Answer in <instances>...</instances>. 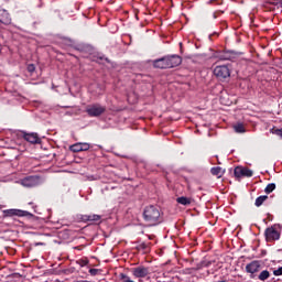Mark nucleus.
<instances>
[{
  "instance_id": "1",
  "label": "nucleus",
  "mask_w": 282,
  "mask_h": 282,
  "mask_svg": "<svg viewBox=\"0 0 282 282\" xmlns=\"http://www.w3.org/2000/svg\"><path fill=\"white\" fill-rule=\"evenodd\" d=\"M143 219L148 226H158V224H162L160 209L153 205L147 206L143 210Z\"/></svg>"
},
{
  "instance_id": "2",
  "label": "nucleus",
  "mask_w": 282,
  "mask_h": 282,
  "mask_svg": "<svg viewBox=\"0 0 282 282\" xmlns=\"http://www.w3.org/2000/svg\"><path fill=\"white\" fill-rule=\"evenodd\" d=\"M20 184L21 186H24V188H34L43 184V178H41L39 175H30L21 178Z\"/></svg>"
},
{
  "instance_id": "3",
  "label": "nucleus",
  "mask_w": 282,
  "mask_h": 282,
  "mask_svg": "<svg viewBox=\"0 0 282 282\" xmlns=\"http://www.w3.org/2000/svg\"><path fill=\"white\" fill-rule=\"evenodd\" d=\"M105 111H107V107L100 104H93L86 107V113H88L89 118H100Z\"/></svg>"
},
{
  "instance_id": "4",
  "label": "nucleus",
  "mask_w": 282,
  "mask_h": 282,
  "mask_svg": "<svg viewBox=\"0 0 282 282\" xmlns=\"http://www.w3.org/2000/svg\"><path fill=\"white\" fill-rule=\"evenodd\" d=\"M264 238L267 243H272L281 239V231L276 229V225H273L264 230Z\"/></svg>"
},
{
  "instance_id": "5",
  "label": "nucleus",
  "mask_w": 282,
  "mask_h": 282,
  "mask_svg": "<svg viewBox=\"0 0 282 282\" xmlns=\"http://www.w3.org/2000/svg\"><path fill=\"white\" fill-rule=\"evenodd\" d=\"M131 274L134 279H147L151 274V269L144 265L134 267L131 269Z\"/></svg>"
},
{
  "instance_id": "6",
  "label": "nucleus",
  "mask_w": 282,
  "mask_h": 282,
  "mask_svg": "<svg viewBox=\"0 0 282 282\" xmlns=\"http://www.w3.org/2000/svg\"><path fill=\"white\" fill-rule=\"evenodd\" d=\"M214 75L218 80H226V78H230V68L228 66H216L214 69Z\"/></svg>"
},
{
  "instance_id": "7",
  "label": "nucleus",
  "mask_w": 282,
  "mask_h": 282,
  "mask_svg": "<svg viewBox=\"0 0 282 282\" xmlns=\"http://www.w3.org/2000/svg\"><path fill=\"white\" fill-rule=\"evenodd\" d=\"M234 175L237 180H241V177H252L254 173L248 167L237 166L234 170Z\"/></svg>"
},
{
  "instance_id": "8",
  "label": "nucleus",
  "mask_w": 282,
  "mask_h": 282,
  "mask_svg": "<svg viewBox=\"0 0 282 282\" xmlns=\"http://www.w3.org/2000/svg\"><path fill=\"white\" fill-rule=\"evenodd\" d=\"M245 270L247 274L252 275L251 279H254V274H257V272H260L261 270V261H258V260L251 261L246 265Z\"/></svg>"
},
{
  "instance_id": "9",
  "label": "nucleus",
  "mask_w": 282,
  "mask_h": 282,
  "mask_svg": "<svg viewBox=\"0 0 282 282\" xmlns=\"http://www.w3.org/2000/svg\"><path fill=\"white\" fill-rule=\"evenodd\" d=\"M4 217H32L30 212L21 209H6L3 210Z\"/></svg>"
},
{
  "instance_id": "10",
  "label": "nucleus",
  "mask_w": 282,
  "mask_h": 282,
  "mask_svg": "<svg viewBox=\"0 0 282 282\" xmlns=\"http://www.w3.org/2000/svg\"><path fill=\"white\" fill-rule=\"evenodd\" d=\"M167 61V69H173V67H180L182 65V56L180 55H165Z\"/></svg>"
},
{
  "instance_id": "11",
  "label": "nucleus",
  "mask_w": 282,
  "mask_h": 282,
  "mask_svg": "<svg viewBox=\"0 0 282 282\" xmlns=\"http://www.w3.org/2000/svg\"><path fill=\"white\" fill-rule=\"evenodd\" d=\"M22 137L26 142H30V144H41V138H39V134L35 132H22Z\"/></svg>"
},
{
  "instance_id": "12",
  "label": "nucleus",
  "mask_w": 282,
  "mask_h": 282,
  "mask_svg": "<svg viewBox=\"0 0 282 282\" xmlns=\"http://www.w3.org/2000/svg\"><path fill=\"white\" fill-rule=\"evenodd\" d=\"M152 66L154 69H169V62L166 59V55L152 61Z\"/></svg>"
},
{
  "instance_id": "13",
  "label": "nucleus",
  "mask_w": 282,
  "mask_h": 282,
  "mask_svg": "<svg viewBox=\"0 0 282 282\" xmlns=\"http://www.w3.org/2000/svg\"><path fill=\"white\" fill-rule=\"evenodd\" d=\"M89 143H75L70 145V151H73V153H80V151H89Z\"/></svg>"
},
{
  "instance_id": "14",
  "label": "nucleus",
  "mask_w": 282,
  "mask_h": 282,
  "mask_svg": "<svg viewBox=\"0 0 282 282\" xmlns=\"http://www.w3.org/2000/svg\"><path fill=\"white\" fill-rule=\"evenodd\" d=\"M0 23H3V25H10L12 23L10 13L7 10H2V13H0Z\"/></svg>"
},
{
  "instance_id": "15",
  "label": "nucleus",
  "mask_w": 282,
  "mask_h": 282,
  "mask_svg": "<svg viewBox=\"0 0 282 282\" xmlns=\"http://www.w3.org/2000/svg\"><path fill=\"white\" fill-rule=\"evenodd\" d=\"M212 175H215L218 180H221L224 177V174L226 173V170L221 169V166H216L210 169Z\"/></svg>"
},
{
  "instance_id": "16",
  "label": "nucleus",
  "mask_w": 282,
  "mask_h": 282,
  "mask_svg": "<svg viewBox=\"0 0 282 282\" xmlns=\"http://www.w3.org/2000/svg\"><path fill=\"white\" fill-rule=\"evenodd\" d=\"M101 216L97 214L82 215V221H100Z\"/></svg>"
},
{
  "instance_id": "17",
  "label": "nucleus",
  "mask_w": 282,
  "mask_h": 282,
  "mask_svg": "<svg viewBox=\"0 0 282 282\" xmlns=\"http://www.w3.org/2000/svg\"><path fill=\"white\" fill-rule=\"evenodd\" d=\"M135 250L139 252L142 251L147 254V252H151V242H140L137 247Z\"/></svg>"
},
{
  "instance_id": "18",
  "label": "nucleus",
  "mask_w": 282,
  "mask_h": 282,
  "mask_svg": "<svg viewBox=\"0 0 282 282\" xmlns=\"http://www.w3.org/2000/svg\"><path fill=\"white\" fill-rule=\"evenodd\" d=\"M177 204H181L182 206H191V198L181 196L176 198Z\"/></svg>"
},
{
  "instance_id": "19",
  "label": "nucleus",
  "mask_w": 282,
  "mask_h": 282,
  "mask_svg": "<svg viewBox=\"0 0 282 282\" xmlns=\"http://www.w3.org/2000/svg\"><path fill=\"white\" fill-rule=\"evenodd\" d=\"M234 131L236 133H246V126H243V123H236L234 126Z\"/></svg>"
},
{
  "instance_id": "20",
  "label": "nucleus",
  "mask_w": 282,
  "mask_h": 282,
  "mask_svg": "<svg viewBox=\"0 0 282 282\" xmlns=\"http://www.w3.org/2000/svg\"><path fill=\"white\" fill-rule=\"evenodd\" d=\"M267 199H268V195L259 196L258 198H256L254 206H257V208H259L260 206H263V202H265Z\"/></svg>"
},
{
  "instance_id": "21",
  "label": "nucleus",
  "mask_w": 282,
  "mask_h": 282,
  "mask_svg": "<svg viewBox=\"0 0 282 282\" xmlns=\"http://www.w3.org/2000/svg\"><path fill=\"white\" fill-rule=\"evenodd\" d=\"M259 281H268V279H270V271L268 270H263L260 272V274L258 275Z\"/></svg>"
},
{
  "instance_id": "22",
  "label": "nucleus",
  "mask_w": 282,
  "mask_h": 282,
  "mask_svg": "<svg viewBox=\"0 0 282 282\" xmlns=\"http://www.w3.org/2000/svg\"><path fill=\"white\" fill-rule=\"evenodd\" d=\"M210 265H213L212 261H203L200 264H197L195 270H202V268H210Z\"/></svg>"
},
{
  "instance_id": "23",
  "label": "nucleus",
  "mask_w": 282,
  "mask_h": 282,
  "mask_svg": "<svg viewBox=\"0 0 282 282\" xmlns=\"http://www.w3.org/2000/svg\"><path fill=\"white\" fill-rule=\"evenodd\" d=\"M275 188H276V184L270 183L264 188V193H267V195H270V193H272Z\"/></svg>"
},
{
  "instance_id": "24",
  "label": "nucleus",
  "mask_w": 282,
  "mask_h": 282,
  "mask_svg": "<svg viewBox=\"0 0 282 282\" xmlns=\"http://www.w3.org/2000/svg\"><path fill=\"white\" fill-rule=\"evenodd\" d=\"M270 133H273V135H278L279 138L282 139V129H279L276 127H273L271 130H270Z\"/></svg>"
},
{
  "instance_id": "25",
  "label": "nucleus",
  "mask_w": 282,
  "mask_h": 282,
  "mask_svg": "<svg viewBox=\"0 0 282 282\" xmlns=\"http://www.w3.org/2000/svg\"><path fill=\"white\" fill-rule=\"evenodd\" d=\"M77 265H80V268H85V265H89V260L86 259H79L76 261Z\"/></svg>"
},
{
  "instance_id": "26",
  "label": "nucleus",
  "mask_w": 282,
  "mask_h": 282,
  "mask_svg": "<svg viewBox=\"0 0 282 282\" xmlns=\"http://www.w3.org/2000/svg\"><path fill=\"white\" fill-rule=\"evenodd\" d=\"M26 69L29 74H34V72H36V66H34V64H29Z\"/></svg>"
},
{
  "instance_id": "27",
  "label": "nucleus",
  "mask_w": 282,
  "mask_h": 282,
  "mask_svg": "<svg viewBox=\"0 0 282 282\" xmlns=\"http://www.w3.org/2000/svg\"><path fill=\"white\" fill-rule=\"evenodd\" d=\"M220 61H230V56L228 53H224L219 55Z\"/></svg>"
},
{
  "instance_id": "28",
  "label": "nucleus",
  "mask_w": 282,
  "mask_h": 282,
  "mask_svg": "<svg viewBox=\"0 0 282 282\" xmlns=\"http://www.w3.org/2000/svg\"><path fill=\"white\" fill-rule=\"evenodd\" d=\"M221 14H224V11H221V10L215 11L213 13V19H217L218 17H221Z\"/></svg>"
},
{
  "instance_id": "29",
  "label": "nucleus",
  "mask_w": 282,
  "mask_h": 282,
  "mask_svg": "<svg viewBox=\"0 0 282 282\" xmlns=\"http://www.w3.org/2000/svg\"><path fill=\"white\" fill-rule=\"evenodd\" d=\"M274 276H282V267L273 271Z\"/></svg>"
},
{
  "instance_id": "30",
  "label": "nucleus",
  "mask_w": 282,
  "mask_h": 282,
  "mask_svg": "<svg viewBox=\"0 0 282 282\" xmlns=\"http://www.w3.org/2000/svg\"><path fill=\"white\" fill-rule=\"evenodd\" d=\"M88 272L91 276H96V274H98V269H89Z\"/></svg>"
},
{
  "instance_id": "31",
  "label": "nucleus",
  "mask_w": 282,
  "mask_h": 282,
  "mask_svg": "<svg viewBox=\"0 0 282 282\" xmlns=\"http://www.w3.org/2000/svg\"><path fill=\"white\" fill-rule=\"evenodd\" d=\"M99 61H106V63H109V59L107 57H99Z\"/></svg>"
},
{
  "instance_id": "32",
  "label": "nucleus",
  "mask_w": 282,
  "mask_h": 282,
  "mask_svg": "<svg viewBox=\"0 0 282 282\" xmlns=\"http://www.w3.org/2000/svg\"><path fill=\"white\" fill-rule=\"evenodd\" d=\"M75 250H83V246L75 247Z\"/></svg>"
},
{
  "instance_id": "33",
  "label": "nucleus",
  "mask_w": 282,
  "mask_h": 282,
  "mask_svg": "<svg viewBox=\"0 0 282 282\" xmlns=\"http://www.w3.org/2000/svg\"><path fill=\"white\" fill-rule=\"evenodd\" d=\"M86 50H91V46H86Z\"/></svg>"
}]
</instances>
